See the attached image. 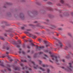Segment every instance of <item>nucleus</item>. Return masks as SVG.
<instances>
[{"label": "nucleus", "instance_id": "423d86ee", "mask_svg": "<svg viewBox=\"0 0 73 73\" xmlns=\"http://www.w3.org/2000/svg\"><path fill=\"white\" fill-rule=\"evenodd\" d=\"M60 2H61V3L62 4H63L64 3V0H60Z\"/></svg>", "mask_w": 73, "mask_h": 73}, {"label": "nucleus", "instance_id": "79ce46f5", "mask_svg": "<svg viewBox=\"0 0 73 73\" xmlns=\"http://www.w3.org/2000/svg\"><path fill=\"white\" fill-rule=\"evenodd\" d=\"M62 68H63V69H64V67H63Z\"/></svg>", "mask_w": 73, "mask_h": 73}, {"label": "nucleus", "instance_id": "f3484780", "mask_svg": "<svg viewBox=\"0 0 73 73\" xmlns=\"http://www.w3.org/2000/svg\"><path fill=\"white\" fill-rule=\"evenodd\" d=\"M43 67H45V66L44 64H43L42 65Z\"/></svg>", "mask_w": 73, "mask_h": 73}, {"label": "nucleus", "instance_id": "4be33fe9", "mask_svg": "<svg viewBox=\"0 0 73 73\" xmlns=\"http://www.w3.org/2000/svg\"><path fill=\"white\" fill-rule=\"evenodd\" d=\"M25 36H23L22 37V38H25Z\"/></svg>", "mask_w": 73, "mask_h": 73}, {"label": "nucleus", "instance_id": "7c9ffc66", "mask_svg": "<svg viewBox=\"0 0 73 73\" xmlns=\"http://www.w3.org/2000/svg\"><path fill=\"white\" fill-rule=\"evenodd\" d=\"M31 44H32L33 45H34V44L33 43H31Z\"/></svg>", "mask_w": 73, "mask_h": 73}, {"label": "nucleus", "instance_id": "f03ea898", "mask_svg": "<svg viewBox=\"0 0 73 73\" xmlns=\"http://www.w3.org/2000/svg\"><path fill=\"white\" fill-rule=\"evenodd\" d=\"M69 65L70 66L67 68V69L69 70H71V68H72V64L70 63H69Z\"/></svg>", "mask_w": 73, "mask_h": 73}, {"label": "nucleus", "instance_id": "412c9836", "mask_svg": "<svg viewBox=\"0 0 73 73\" xmlns=\"http://www.w3.org/2000/svg\"><path fill=\"white\" fill-rule=\"evenodd\" d=\"M39 62L40 64V63H41V61L40 60H39Z\"/></svg>", "mask_w": 73, "mask_h": 73}, {"label": "nucleus", "instance_id": "a211bd4d", "mask_svg": "<svg viewBox=\"0 0 73 73\" xmlns=\"http://www.w3.org/2000/svg\"><path fill=\"white\" fill-rule=\"evenodd\" d=\"M36 47L38 48H41L40 47L38 46H36Z\"/></svg>", "mask_w": 73, "mask_h": 73}, {"label": "nucleus", "instance_id": "2f4dec72", "mask_svg": "<svg viewBox=\"0 0 73 73\" xmlns=\"http://www.w3.org/2000/svg\"><path fill=\"white\" fill-rule=\"evenodd\" d=\"M17 38H18L17 37H15V38H16V39H17Z\"/></svg>", "mask_w": 73, "mask_h": 73}, {"label": "nucleus", "instance_id": "9b49d317", "mask_svg": "<svg viewBox=\"0 0 73 73\" xmlns=\"http://www.w3.org/2000/svg\"><path fill=\"white\" fill-rule=\"evenodd\" d=\"M32 41V39H30L29 40V42H31V41Z\"/></svg>", "mask_w": 73, "mask_h": 73}, {"label": "nucleus", "instance_id": "b1692460", "mask_svg": "<svg viewBox=\"0 0 73 73\" xmlns=\"http://www.w3.org/2000/svg\"><path fill=\"white\" fill-rule=\"evenodd\" d=\"M7 50H8L9 49V48L8 47H7L6 48Z\"/></svg>", "mask_w": 73, "mask_h": 73}, {"label": "nucleus", "instance_id": "c756f323", "mask_svg": "<svg viewBox=\"0 0 73 73\" xmlns=\"http://www.w3.org/2000/svg\"><path fill=\"white\" fill-rule=\"evenodd\" d=\"M50 62H52V60H50Z\"/></svg>", "mask_w": 73, "mask_h": 73}, {"label": "nucleus", "instance_id": "cd10ccee", "mask_svg": "<svg viewBox=\"0 0 73 73\" xmlns=\"http://www.w3.org/2000/svg\"><path fill=\"white\" fill-rule=\"evenodd\" d=\"M9 53V52H6V54H8Z\"/></svg>", "mask_w": 73, "mask_h": 73}, {"label": "nucleus", "instance_id": "58836bf2", "mask_svg": "<svg viewBox=\"0 0 73 73\" xmlns=\"http://www.w3.org/2000/svg\"><path fill=\"white\" fill-rule=\"evenodd\" d=\"M21 65L22 66L23 65V64H21Z\"/></svg>", "mask_w": 73, "mask_h": 73}, {"label": "nucleus", "instance_id": "f8f14e48", "mask_svg": "<svg viewBox=\"0 0 73 73\" xmlns=\"http://www.w3.org/2000/svg\"><path fill=\"white\" fill-rule=\"evenodd\" d=\"M18 42H19V44H21V42H20V40H18Z\"/></svg>", "mask_w": 73, "mask_h": 73}, {"label": "nucleus", "instance_id": "39448f33", "mask_svg": "<svg viewBox=\"0 0 73 73\" xmlns=\"http://www.w3.org/2000/svg\"><path fill=\"white\" fill-rule=\"evenodd\" d=\"M16 46L17 47V48H19V47H20V44H17Z\"/></svg>", "mask_w": 73, "mask_h": 73}, {"label": "nucleus", "instance_id": "37998d69", "mask_svg": "<svg viewBox=\"0 0 73 73\" xmlns=\"http://www.w3.org/2000/svg\"><path fill=\"white\" fill-rule=\"evenodd\" d=\"M5 36H7V35H5Z\"/></svg>", "mask_w": 73, "mask_h": 73}, {"label": "nucleus", "instance_id": "09e8293b", "mask_svg": "<svg viewBox=\"0 0 73 73\" xmlns=\"http://www.w3.org/2000/svg\"><path fill=\"white\" fill-rule=\"evenodd\" d=\"M15 35H17V34H16Z\"/></svg>", "mask_w": 73, "mask_h": 73}, {"label": "nucleus", "instance_id": "a878e982", "mask_svg": "<svg viewBox=\"0 0 73 73\" xmlns=\"http://www.w3.org/2000/svg\"><path fill=\"white\" fill-rule=\"evenodd\" d=\"M62 61L63 62H64V61H65V60H62Z\"/></svg>", "mask_w": 73, "mask_h": 73}, {"label": "nucleus", "instance_id": "1a4fd4ad", "mask_svg": "<svg viewBox=\"0 0 73 73\" xmlns=\"http://www.w3.org/2000/svg\"><path fill=\"white\" fill-rule=\"evenodd\" d=\"M0 65L2 66H4V64L3 63H1Z\"/></svg>", "mask_w": 73, "mask_h": 73}, {"label": "nucleus", "instance_id": "a18cd8bd", "mask_svg": "<svg viewBox=\"0 0 73 73\" xmlns=\"http://www.w3.org/2000/svg\"><path fill=\"white\" fill-rule=\"evenodd\" d=\"M4 49H5V48L4 47H3Z\"/></svg>", "mask_w": 73, "mask_h": 73}, {"label": "nucleus", "instance_id": "72a5a7b5", "mask_svg": "<svg viewBox=\"0 0 73 73\" xmlns=\"http://www.w3.org/2000/svg\"><path fill=\"white\" fill-rule=\"evenodd\" d=\"M45 56L46 57H47V55H45Z\"/></svg>", "mask_w": 73, "mask_h": 73}, {"label": "nucleus", "instance_id": "4c0bfd02", "mask_svg": "<svg viewBox=\"0 0 73 73\" xmlns=\"http://www.w3.org/2000/svg\"><path fill=\"white\" fill-rule=\"evenodd\" d=\"M30 35H31V36H32V34H30Z\"/></svg>", "mask_w": 73, "mask_h": 73}, {"label": "nucleus", "instance_id": "9d476101", "mask_svg": "<svg viewBox=\"0 0 73 73\" xmlns=\"http://www.w3.org/2000/svg\"><path fill=\"white\" fill-rule=\"evenodd\" d=\"M38 41H41V38H38Z\"/></svg>", "mask_w": 73, "mask_h": 73}, {"label": "nucleus", "instance_id": "c03bdc74", "mask_svg": "<svg viewBox=\"0 0 73 73\" xmlns=\"http://www.w3.org/2000/svg\"><path fill=\"white\" fill-rule=\"evenodd\" d=\"M69 47H70V46H69Z\"/></svg>", "mask_w": 73, "mask_h": 73}, {"label": "nucleus", "instance_id": "a19ab883", "mask_svg": "<svg viewBox=\"0 0 73 73\" xmlns=\"http://www.w3.org/2000/svg\"><path fill=\"white\" fill-rule=\"evenodd\" d=\"M29 52V50L28 51V52Z\"/></svg>", "mask_w": 73, "mask_h": 73}, {"label": "nucleus", "instance_id": "8fccbe9b", "mask_svg": "<svg viewBox=\"0 0 73 73\" xmlns=\"http://www.w3.org/2000/svg\"><path fill=\"white\" fill-rule=\"evenodd\" d=\"M66 70H67V69H66Z\"/></svg>", "mask_w": 73, "mask_h": 73}, {"label": "nucleus", "instance_id": "f257e3e1", "mask_svg": "<svg viewBox=\"0 0 73 73\" xmlns=\"http://www.w3.org/2000/svg\"><path fill=\"white\" fill-rule=\"evenodd\" d=\"M50 54V56L51 57H52V60H56V62H57L58 61V60H57L58 59V57H57L56 56H53V55L52 54H51V52H49Z\"/></svg>", "mask_w": 73, "mask_h": 73}, {"label": "nucleus", "instance_id": "de8ad7c7", "mask_svg": "<svg viewBox=\"0 0 73 73\" xmlns=\"http://www.w3.org/2000/svg\"><path fill=\"white\" fill-rule=\"evenodd\" d=\"M0 62H1V61H0Z\"/></svg>", "mask_w": 73, "mask_h": 73}, {"label": "nucleus", "instance_id": "bb28decb", "mask_svg": "<svg viewBox=\"0 0 73 73\" xmlns=\"http://www.w3.org/2000/svg\"><path fill=\"white\" fill-rule=\"evenodd\" d=\"M58 29L59 30H61V28H59Z\"/></svg>", "mask_w": 73, "mask_h": 73}, {"label": "nucleus", "instance_id": "20e7f679", "mask_svg": "<svg viewBox=\"0 0 73 73\" xmlns=\"http://www.w3.org/2000/svg\"><path fill=\"white\" fill-rule=\"evenodd\" d=\"M48 41H46L45 40H44L43 41V43L44 44H46V43H47Z\"/></svg>", "mask_w": 73, "mask_h": 73}, {"label": "nucleus", "instance_id": "393cba45", "mask_svg": "<svg viewBox=\"0 0 73 73\" xmlns=\"http://www.w3.org/2000/svg\"><path fill=\"white\" fill-rule=\"evenodd\" d=\"M41 53H42V52H39V54H41Z\"/></svg>", "mask_w": 73, "mask_h": 73}, {"label": "nucleus", "instance_id": "c9c22d12", "mask_svg": "<svg viewBox=\"0 0 73 73\" xmlns=\"http://www.w3.org/2000/svg\"><path fill=\"white\" fill-rule=\"evenodd\" d=\"M26 73H29V72L27 71V72H26Z\"/></svg>", "mask_w": 73, "mask_h": 73}, {"label": "nucleus", "instance_id": "6e6552de", "mask_svg": "<svg viewBox=\"0 0 73 73\" xmlns=\"http://www.w3.org/2000/svg\"><path fill=\"white\" fill-rule=\"evenodd\" d=\"M32 37L33 38H36V36L35 35H33V36Z\"/></svg>", "mask_w": 73, "mask_h": 73}, {"label": "nucleus", "instance_id": "aec40b11", "mask_svg": "<svg viewBox=\"0 0 73 73\" xmlns=\"http://www.w3.org/2000/svg\"><path fill=\"white\" fill-rule=\"evenodd\" d=\"M21 29H24V27H21Z\"/></svg>", "mask_w": 73, "mask_h": 73}, {"label": "nucleus", "instance_id": "0eeeda50", "mask_svg": "<svg viewBox=\"0 0 73 73\" xmlns=\"http://www.w3.org/2000/svg\"><path fill=\"white\" fill-rule=\"evenodd\" d=\"M60 47H61V46H62V43H61V42H60Z\"/></svg>", "mask_w": 73, "mask_h": 73}, {"label": "nucleus", "instance_id": "e433bc0d", "mask_svg": "<svg viewBox=\"0 0 73 73\" xmlns=\"http://www.w3.org/2000/svg\"><path fill=\"white\" fill-rule=\"evenodd\" d=\"M34 69H36V68L35 67H34Z\"/></svg>", "mask_w": 73, "mask_h": 73}, {"label": "nucleus", "instance_id": "f704fd0d", "mask_svg": "<svg viewBox=\"0 0 73 73\" xmlns=\"http://www.w3.org/2000/svg\"><path fill=\"white\" fill-rule=\"evenodd\" d=\"M49 46V45H46V46Z\"/></svg>", "mask_w": 73, "mask_h": 73}, {"label": "nucleus", "instance_id": "2eb2a0df", "mask_svg": "<svg viewBox=\"0 0 73 73\" xmlns=\"http://www.w3.org/2000/svg\"><path fill=\"white\" fill-rule=\"evenodd\" d=\"M1 40H4V38H3L2 37H1Z\"/></svg>", "mask_w": 73, "mask_h": 73}, {"label": "nucleus", "instance_id": "dca6fc26", "mask_svg": "<svg viewBox=\"0 0 73 73\" xmlns=\"http://www.w3.org/2000/svg\"><path fill=\"white\" fill-rule=\"evenodd\" d=\"M68 35H69V36H71V34H70V33H68Z\"/></svg>", "mask_w": 73, "mask_h": 73}, {"label": "nucleus", "instance_id": "473e14b6", "mask_svg": "<svg viewBox=\"0 0 73 73\" xmlns=\"http://www.w3.org/2000/svg\"><path fill=\"white\" fill-rule=\"evenodd\" d=\"M28 58H30V56H28Z\"/></svg>", "mask_w": 73, "mask_h": 73}, {"label": "nucleus", "instance_id": "ddd939ff", "mask_svg": "<svg viewBox=\"0 0 73 73\" xmlns=\"http://www.w3.org/2000/svg\"><path fill=\"white\" fill-rule=\"evenodd\" d=\"M9 59L10 61H11L12 60V59H11V58H9Z\"/></svg>", "mask_w": 73, "mask_h": 73}, {"label": "nucleus", "instance_id": "c85d7f7f", "mask_svg": "<svg viewBox=\"0 0 73 73\" xmlns=\"http://www.w3.org/2000/svg\"><path fill=\"white\" fill-rule=\"evenodd\" d=\"M27 48H30V47H29V46H28L27 47Z\"/></svg>", "mask_w": 73, "mask_h": 73}, {"label": "nucleus", "instance_id": "6ab92c4d", "mask_svg": "<svg viewBox=\"0 0 73 73\" xmlns=\"http://www.w3.org/2000/svg\"><path fill=\"white\" fill-rule=\"evenodd\" d=\"M8 70L9 71H11V68H8Z\"/></svg>", "mask_w": 73, "mask_h": 73}, {"label": "nucleus", "instance_id": "49530a36", "mask_svg": "<svg viewBox=\"0 0 73 73\" xmlns=\"http://www.w3.org/2000/svg\"><path fill=\"white\" fill-rule=\"evenodd\" d=\"M20 50H21V49H20Z\"/></svg>", "mask_w": 73, "mask_h": 73}, {"label": "nucleus", "instance_id": "4468645a", "mask_svg": "<svg viewBox=\"0 0 73 73\" xmlns=\"http://www.w3.org/2000/svg\"><path fill=\"white\" fill-rule=\"evenodd\" d=\"M49 71H50L49 69H47V73H49Z\"/></svg>", "mask_w": 73, "mask_h": 73}, {"label": "nucleus", "instance_id": "ea45409f", "mask_svg": "<svg viewBox=\"0 0 73 73\" xmlns=\"http://www.w3.org/2000/svg\"><path fill=\"white\" fill-rule=\"evenodd\" d=\"M23 54H24V53H25V52H23Z\"/></svg>", "mask_w": 73, "mask_h": 73}, {"label": "nucleus", "instance_id": "7ed1b4c3", "mask_svg": "<svg viewBox=\"0 0 73 73\" xmlns=\"http://www.w3.org/2000/svg\"><path fill=\"white\" fill-rule=\"evenodd\" d=\"M39 68L40 69H41V70H42V71H44V69L42 68H41V67H40Z\"/></svg>", "mask_w": 73, "mask_h": 73}, {"label": "nucleus", "instance_id": "5701e85b", "mask_svg": "<svg viewBox=\"0 0 73 73\" xmlns=\"http://www.w3.org/2000/svg\"><path fill=\"white\" fill-rule=\"evenodd\" d=\"M31 62L33 63V64H35V62H34L33 61H31Z\"/></svg>", "mask_w": 73, "mask_h": 73}]
</instances>
